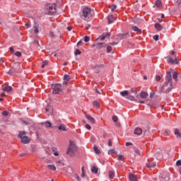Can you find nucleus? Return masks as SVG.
<instances>
[{"label":"nucleus","instance_id":"obj_1","mask_svg":"<svg viewBox=\"0 0 181 181\" xmlns=\"http://www.w3.org/2000/svg\"><path fill=\"white\" fill-rule=\"evenodd\" d=\"M177 72L170 69L166 72L165 81L161 87L160 91L165 94H169L173 88H175L176 83H177Z\"/></svg>","mask_w":181,"mask_h":181},{"label":"nucleus","instance_id":"obj_2","mask_svg":"<svg viewBox=\"0 0 181 181\" xmlns=\"http://www.w3.org/2000/svg\"><path fill=\"white\" fill-rule=\"evenodd\" d=\"M83 16L84 21H91L94 18V10H91L88 7H85L83 9Z\"/></svg>","mask_w":181,"mask_h":181},{"label":"nucleus","instance_id":"obj_3","mask_svg":"<svg viewBox=\"0 0 181 181\" xmlns=\"http://www.w3.org/2000/svg\"><path fill=\"white\" fill-rule=\"evenodd\" d=\"M47 13L48 15H56L57 13V8H56V4H48L46 6Z\"/></svg>","mask_w":181,"mask_h":181},{"label":"nucleus","instance_id":"obj_4","mask_svg":"<svg viewBox=\"0 0 181 181\" xmlns=\"http://www.w3.org/2000/svg\"><path fill=\"white\" fill-rule=\"evenodd\" d=\"M52 93L54 94H63V90H62V84L61 83H55L52 85Z\"/></svg>","mask_w":181,"mask_h":181},{"label":"nucleus","instance_id":"obj_5","mask_svg":"<svg viewBox=\"0 0 181 181\" xmlns=\"http://www.w3.org/2000/svg\"><path fill=\"white\" fill-rule=\"evenodd\" d=\"M76 144L72 141H69V146L68 147V150L66 151V155H70V156H73L74 152H76Z\"/></svg>","mask_w":181,"mask_h":181},{"label":"nucleus","instance_id":"obj_6","mask_svg":"<svg viewBox=\"0 0 181 181\" xmlns=\"http://www.w3.org/2000/svg\"><path fill=\"white\" fill-rule=\"evenodd\" d=\"M175 53V51H173L170 55L168 63H170V64H177V59Z\"/></svg>","mask_w":181,"mask_h":181},{"label":"nucleus","instance_id":"obj_7","mask_svg":"<svg viewBox=\"0 0 181 181\" xmlns=\"http://www.w3.org/2000/svg\"><path fill=\"white\" fill-rule=\"evenodd\" d=\"M18 137L21 138L23 144H29L30 139L26 136H22V134H18Z\"/></svg>","mask_w":181,"mask_h":181},{"label":"nucleus","instance_id":"obj_8","mask_svg":"<svg viewBox=\"0 0 181 181\" xmlns=\"http://www.w3.org/2000/svg\"><path fill=\"white\" fill-rule=\"evenodd\" d=\"M111 36V33H103L102 35H100L97 40H105V39H110V37Z\"/></svg>","mask_w":181,"mask_h":181},{"label":"nucleus","instance_id":"obj_9","mask_svg":"<svg viewBox=\"0 0 181 181\" xmlns=\"http://www.w3.org/2000/svg\"><path fill=\"white\" fill-rule=\"evenodd\" d=\"M160 177H161L162 180L169 181L170 173L165 172L161 175V176H160Z\"/></svg>","mask_w":181,"mask_h":181},{"label":"nucleus","instance_id":"obj_10","mask_svg":"<svg viewBox=\"0 0 181 181\" xmlns=\"http://www.w3.org/2000/svg\"><path fill=\"white\" fill-rule=\"evenodd\" d=\"M156 158L158 160H160L161 159L163 158V154L162 153V150L160 149L156 150Z\"/></svg>","mask_w":181,"mask_h":181},{"label":"nucleus","instance_id":"obj_11","mask_svg":"<svg viewBox=\"0 0 181 181\" xmlns=\"http://www.w3.org/2000/svg\"><path fill=\"white\" fill-rule=\"evenodd\" d=\"M42 125H45L46 128H54V129H57V126L52 125V122L47 121L42 124Z\"/></svg>","mask_w":181,"mask_h":181},{"label":"nucleus","instance_id":"obj_12","mask_svg":"<svg viewBox=\"0 0 181 181\" xmlns=\"http://www.w3.org/2000/svg\"><path fill=\"white\" fill-rule=\"evenodd\" d=\"M45 112L47 113V115H48V117H50V115L53 114V107H52V106H47L45 108Z\"/></svg>","mask_w":181,"mask_h":181},{"label":"nucleus","instance_id":"obj_13","mask_svg":"<svg viewBox=\"0 0 181 181\" xmlns=\"http://www.w3.org/2000/svg\"><path fill=\"white\" fill-rule=\"evenodd\" d=\"M85 117L90 124H95V119H94V117H91L90 115H86Z\"/></svg>","mask_w":181,"mask_h":181},{"label":"nucleus","instance_id":"obj_14","mask_svg":"<svg viewBox=\"0 0 181 181\" xmlns=\"http://www.w3.org/2000/svg\"><path fill=\"white\" fill-rule=\"evenodd\" d=\"M117 36L120 39V40H122L124 39H128V37H129V33L119 34L117 35Z\"/></svg>","mask_w":181,"mask_h":181},{"label":"nucleus","instance_id":"obj_15","mask_svg":"<svg viewBox=\"0 0 181 181\" xmlns=\"http://www.w3.org/2000/svg\"><path fill=\"white\" fill-rule=\"evenodd\" d=\"M107 22L109 25H111V23L115 22V18L112 15L107 16Z\"/></svg>","mask_w":181,"mask_h":181},{"label":"nucleus","instance_id":"obj_16","mask_svg":"<svg viewBox=\"0 0 181 181\" xmlns=\"http://www.w3.org/2000/svg\"><path fill=\"white\" fill-rule=\"evenodd\" d=\"M103 67H104V65H103V64L95 66L94 67L95 73H100V71H101V70H103Z\"/></svg>","mask_w":181,"mask_h":181},{"label":"nucleus","instance_id":"obj_17","mask_svg":"<svg viewBox=\"0 0 181 181\" xmlns=\"http://www.w3.org/2000/svg\"><path fill=\"white\" fill-rule=\"evenodd\" d=\"M71 77L69 76L68 74H65L64 76V84H67V83L71 80Z\"/></svg>","mask_w":181,"mask_h":181},{"label":"nucleus","instance_id":"obj_18","mask_svg":"<svg viewBox=\"0 0 181 181\" xmlns=\"http://www.w3.org/2000/svg\"><path fill=\"white\" fill-rule=\"evenodd\" d=\"M129 179L130 181H138V179L136 178V175L130 173L129 175Z\"/></svg>","mask_w":181,"mask_h":181},{"label":"nucleus","instance_id":"obj_19","mask_svg":"<svg viewBox=\"0 0 181 181\" xmlns=\"http://www.w3.org/2000/svg\"><path fill=\"white\" fill-rule=\"evenodd\" d=\"M103 47H107V44H105V42L98 43L96 45V49H101Z\"/></svg>","mask_w":181,"mask_h":181},{"label":"nucleus","instance_id":"obj_20","mask_svg":"<svg viewBox=\"0 0 181 181\" xmlns=\"http://www.w3.org/2000/svg\"><path fill=\"white\" fill-rule=\"evenodd\" d=\"M33 28H34V33H39V23H35Z\"/></svg>","mask_w":181,"mask_h":181},{"label":"nucleus","instance_id":"obj_21","mask_svg":"<svg viewBox=\"0 0 181 181\" xmlns=\"http://www.w3.org/2000/svg\"><path fill=\"white\" fill-rule=\"evenodd\" d=\"M174 134H175L176 138H177L178 139H181V133L177 129H176L175 130Z\"/></svg>","mask_w":181,"mask_h":181},{"label":"nucleus","instance_id":"obj_22","mask_svg":"<svg viewBox=\"0 0 181 181\" xmlns=\"http://www.w3.org/2000/svg\"><path fill=\"white\" fill-rule=\"evenodd\" d=\"M134 134L136 135H141V134H142V129L139 127L136 128L134 130Z\"/></svg>","mask_w":181,"mask_h":181},{"label":"nucleus","instance_id":"obj_23","mask_svg":"<svg viewBox=\"0 0 181 181\" xmlns=\"http://www.w3.org/2000/svg\"><path fill=\"white\" fill-rule=\"evenodd\" d=\"M148 95H149V94H148V93H146L145 91H142L140 93L141 98H146V97H148Z\"/></svg>","mask_w":181,"mask_h":181},{"label":"nucleus","instance_id":"obj_24","mask_svg":"<svg viewBox=\"0 0 181 181\" xmlns=\"http://www.w3.org/2000/svg\"><path fill=\"white\" fill-rule=\"evenodd\" d=\"M146 166L148 169H151L152 168H155L156 166V163H148L146 164Z\"/></svg>","mask_w":181,"mask_h":181},{"label":"nucleus","instance_id":"obj_25","mask_svg":"<svg viewBox=\"0 0 181 181\" xmlns=\"http://www.w3.org/2000/svg\"><path fill=\"white\" fill-rule=\"evenodd\" d=\"M57 128H58L59 131H64V132L67 131V129H66V126H64V124H60V126L57 127Z\"/></svg>","mask_w":181,"mask_h":181},{"label":"nucleus","instance_id":"obj_26","mask_svg":"<svg viewBox=\"0 0 181 181\" xmlns=\"http://www.w3.org/2000/svg\"><path fill=\"white\" fill-rule=\"evenodd\" d=\"M155 28H156V30H158V31H160V30H162V29H163L162 25L158 23L155 24Z\"/></svg>","mask_w":181,"mask_h":181},{"label":"nucleus","instance_id":"obj_27","mask_svg":"<svg viewBox=\"0 0 181 181\" xmlns=\"http://www.w3.org/2000/svg\"><path fill=\"white\" fill-rule=\"evenodd\" d=\"M3 91H6L7 93H9L10 91H12V87L11 86L4 87Z\"/></svg>","mask_w":181,"mask_h":181},{"label":"nucleus","instance_id":"obj_28","mask_svg":"<svg viewBox=\"0 0 181 181\" xmlns=\"http://www.w3.org/2000/svg\"><path fill=\"white\" fill-rule=\"evenodd\" d=\"M155 6H157V8H161V6H162V1H160V0H157L156 1Z\"/></svg>","mask_w":181,"mask_h":181},{"label":"nucleus","instance_id":"obj_29","mask_svg":"<svg viewBox=\"0 0 181 181\" xmlns=\"http://www.w3.org/2000/svg\"><path fill=\"white\" fill-rule=\"evenodd\" d=\"M128 94H129V92L128 90H124L122 92H120V95H122V97H128Z\"/></svg>","mask_w":181,"mask_h":181},{"label":"nucleus","instance_id":"obj_30","mask_svg":"<svg viewBox=\"0 0 181 181\" xmlns=\"http://www.w3.org/2000/svg\"><path fill=\"white\" fill-rule=\"evenodd\" d=\"M115 176V173H114V171L112 170L109 171L110 179H114Z\"/></svg>","mask_w":181,"mask_h":181},{"label":"nucleus","instance_id":"obj_31","mask_svg":"<svg viewBox=\"0 0 181 181\" xmlns=\"http://www.w3.org/2000/svg\"><path fill=\"white\" fill-rule=\"evenodd\" d=\"M127 100H129L130 101H135V97H134L133 95H128L127 96H126Z\"/></svg>","mask_w":181,"mask_h":181},{"label":"nucleus","instance_id":"obj_32","mask_svg":"<svg viewBox=\"0 0 181 181\" xmlns=\"http://www.w3.org/2000/svg\"><path fill=\"white\" fill-rule=\"evenodd\" d=\"M47 168H48V169H50V170H56V166H54V165H47Z\"/></svg>","mask_w":181,"mask_h":181},{"label":"nucleus","instance_id":"obj_33","mask_svg":"<svg viewBox=\"0 0 181 181\" xmlns=\"http://www.w3.org/2000/svg\"><path fill=\"white\" fill-rule=\"evenodd\" d=\"M93 105L95 108H100V103L98 101H94Z\"/></svg>","mask_w":181,"mask_h":181},{"label":"nucleus","instance_id":"obj_34","mask_svg":"<svg viewBox=\"0 0 181 181\" xmlns=\"http://www.w3.org/2000/svg\"><path fill=\"white\" fill-rule=\"evenodd\" d=\"M169 135H170V131H169V130H164L163 136H169Z\"/></svg>","mask_w":181,"mask_h":181},{"label":"nucleus","instance_id":"obj_35","mask_svg":"<svg viewBox=\"0 0 181 181\" xmlns=\"http://www.w3.org/2000/svg\"><path fill=\"white\" fill-rule=\"evenodd\" d=\"M132 30H134V32H141V29H139V28L136 27V26H133V27L132 28Z\"/></svg>","mask_w":181,"mask_h":181},{"label":"nucleus","instance_id":"obj_36","mask_svg":"<svg viewBox=\"0 0 181 181\" xmlns=\"http://www.w3.org/2000/svg\"><path fill=\"white\" fill-rule=\"evenodd\" d=\"M9 73L10 74H13V73H18V71L13 68H11L10 70H9Z\"/></svg>","mask_w":181,"mask_h":181},{"label":"nucleus","instance_id":"obj_37","mask_svg":"<svg viewBox=\"0 0 181 181\" xmlns=\"http://www.w3.org/2000/svg\"><path fill=\"white\" fill-rule=\"evenodd\" d=\"M92 172H93V173H98V168H97L95 166H93V167L92 168Z\"/></svg>","mask_w":181,"mask_h":181},{"label":"nucleus","instance_id":"obj_38","mask_svg":"<svg viewBox=\"0 0 181 181\" xmlns=\"http://www.w3.org/2000/svg\"><path fill=\"white\" fill-rule=\"evenodd\" d=\"M94 151H95V153H97L98 155L99 154V153H101V151H100V149H98V147H94Z\"/></svg>","mask_w":181,"mask_h":181},{"label":"nucleus","instance_id":"obj_39","mask_svg":"<svg viewBox=\"0 0 181 181\" xmlns=\"http://www.w3.org/2000/svg\"><path fill=\"white\" fill-rule=\"evenodd\" d=\"M2 114L4 117H8L9 115V112L7 110H4L3 111Z\"/></svg>","mask_w":181,"mask_h":181},{"label":"nucleus","instance_id":"obj_40","mask_svg":"<svg viewBox=\"0 0 181 181\" xmlns=\"http://www.w3.org/2000/svg\"><path fill=\"white\" fill-rule=\"evenodd\" d=\"M112 50V47H111V46L107 47V53H111Z\"/></svg>","mask_w":181,"mask_h":181},{"label":"nucleus","instance_id":"obj_41","mask_svg":"<svg viewBox=\"0 0 181 181\" xmlns=\"http://www.w3.org/2000/svg\"><path fill=\"white\" fill-rule=\"evenodd\" d=\"M83 40H84V42H86V43L90 42V37H88V36H85Z\"/></svg>","mask_w":181,"mask_h":181},{"label":"nucleus","instance_id":"obj_42","mask_svg":"<svg viewBox=\"0 0 181 181\" xmlns=\"http://www.w3.org/2000/svg\"><path fill=\"white\" fill-rule=\"evenodd\" d=\"M81 170H82V173H81V176L82 177H84V176H86V173L84 171V167H82Z\"/></svg>","mask_w":181,"mask_h":181},{"label":"nucleus","instance_id":"obj_43","mask_svg":"<svg viewBox=\"0 0 181 181\" xmlns=\"http://www.w3.org/2000/svg\"><path fill=\"white\" fill-rule=\"evenodd\" d=\"M153 38L154 40H156V42H158V40H159V35H154Z\"/></svg>","mask_w":181,"mask_h":181},{"label":"nucleus","instance_id":"obj_44","mask_svg":"<svg viewBox=\"0 0 181 181\" xmlns=\"http://www.w3.org/2000/svg\"><path fill=\"white\" fill-rule=\"evenodd\" d=\"M15 55L17 57H21V56H22V52L18 51L15 53Z\"/></svg>","mask_w":181,"mask_h":181},{"label":"nucleus","instance_id":"obj_45","mask_svg":"<svg viewBox=\"0 0 181 181\" xmlns=\"http://www.w3.org/2000/svg\"><path fill=\"white\" fill-rule=\"evenodd\" d=\"M77 54H81V51L78 49L75 51V56H77Z\"/></svg>","mask_w":181,"mask_h":181},{"label":"nucleus","instance_id":"obj_46","mask_svg":"<svg viewBox=\"0 0 181 181\" xmlns=\"http://www.w3.org/2000/svg\"><path fill=\"white\" fill-rule=\"evenodd\" d=\"M112 153H115V150L111 149L108 151V154L109 155H112Z\"/></svg>","mask_w":181,"mask_h":181},{"label":"nucleus","instance_id":"obj_47","mask_svg":"<svg viewBox=\"0 0 181 181\" xmlns=\"http://www.w3.org/2000/svg\"><path fill=\"white\" fill-rule=\"evenodd\" d=\"M112 120L114 121V122H117V121H118V117L113 116L112 117Z\"/></svg>","mask_w":181,"mask_h":181},{"label":"nucleus","instance_id":"obj_48","mask_svg":"<svg viewBox=\"0 0 181 181\" xmlns=\"http://www.w3.org/2000/svg\"><path fill=\"white\" fill-rule=\"evenodd\" d=\"M176 165L177 166H181V160H177Z\"/></svg>","mask_w":181,"mask_h":181},{"label":"nucleus","instance_id":"obj_49","mask_svg":"<svg viewBox=\"0 0 181 181\" xmlns=\"http://www.w3.org/2000/svg\"><path fill=\"white\" fill-rule=\"evenodd\" d=\"M156 81H160V76L157 75V76H156Z\"/></svg>","mask_w":181,"mask_h":181},{"label":"nucleus","instance_id":"obj_50","mask_svg":"<svg viewBox=\"0 0 181 181\" xmlns=\"http://www.w3.org/2000/svg\"><path fill=\"white\" fill-rule=\"evenodd\" d=\"M19 134H21L22 136H25V135H27L28 132H21Z\"/></svg>","mask_w":181,"mask_h":181},{"label":"nucleus","instance_id":"obj_51","mask_svg":"<svg viewBox=\"0 0 181 181\" xmlns=\"http://www.w3.org/2000/svg\"><path fill=\"white\" fill-rule=\"evenodd\" d=\"M117 160H124V159L122 158V156H118V157H117Z\"/></svg>","mask_w":181,"mask_h":181},{"label":"nucleus","instance_id":"obj_52","mask_svg":"<svg viewBox=\"0 0 181 181\" xmlns=\"http://www.w3.org/2000/svg\"><path fill=\"white\" fill-rule=\"evenodd\" d=\"M83 45V40H81L78 43L77 46H81Z\"/></svg>","mask_w":181,"mask_h":181},{"label":"nucleus","instance_id":"obj_53","mask_svg":"<svg viewBox=\"0 0 181 181\" xmlns=\"http://www.w3.org/2000/svg\"><path fill=\"white\" fill-rule=\"evenodd\" d=\"M132 93H133L134 94H136L138 93V91L134 88H132Z\"/></svg>","mask_w":181,"mask_h":181},{"label":"nucleus","instance_id":"obj_54","mask_svg":"<svg viewBox=\"0 0 181 181\" xmlns=\"http://www.w3.org/2000/svg\"><path fill=\"white\" fill-rule=\"evenodd\" d=\"M135 153H137V155H140L141 153H139V149L136 148L134 151Z\"/></svg>","mask_w":181,"mask_h":181},{"label":"nucleus","instance_id":"obj_55","mask_svg":"<svg viewBox=\"0 0 181 181\" xmlns=\"http://www.w3.org/2000/svg\"><path fill=\"white\" fill-rule=\"evenodd\" d=\"M86 128H87V129H90L91 128V126L88 124H86Z\"/></svg>","mask_w":181,"mask_h":181},{"label":"nucleus","instance_id":"obj_56","mask_svg":"<svg viewBox=\"0 0 181 181\" xmlns=\"http://www.w3.org/2000/svg\"><path fill=\"white\" fill-rule=\"evenodd\" d=\"M75 179H76L78 181H80V177L78 175H75Z\"/></svg>","mask_w":181,"mask_h":181},{"label":"nucleus","instance_id":"obj_57","mask_svg":"<svg viewBox=\"0 0 181 181\" xmlns=\"http://www.w3.org/2000/svg\"><path fill=\"white\" fill-rule=\"evenodd\" d=\"M23 124H25V125H29V122L25 120H22Z\"/></svg>","mask_w":181,"mask_h":181},{"label":"nucleus","instance_id":"obj_58","mask_svg":"<svg viewBox=\"0 0 181 181\" xmlns=\"http://www.w3.org/2000/svg\"><path fill=\"white\" fill-rule=\"evenodd\" d=\"M115 9H117V5L113 6V8H112V11L115 12Z\"/></svg>","mask_w":181,"mask_h":181},{"label":"nucleus","instance_id":"obj_59","mask_svg":"<svg viewBox=\"0 0 181 181\" xmlns=\"http://www.w3.org/2000/svg\"><path fill=\"white\" fill-rule=\"evenodd\" d=\"M108 146H112V143L111 142V139H109V141H108Z\"/></svg>","mask_w":181,"mask_h":181},{"label":"nucleus","instance_id":"obj_60","mask_svg":"<svg viewBox=\"0 0 181 181\" xmlns=\"http://www.w3.org/2000/svg\"><path fill=\"white\" fill-rule=\"evenodd\" d=\"M9 49H10V52H11V53H15V50L13 49V47H11Z\"/></svg>","mask_w":181,"mask_h":181},{"label":"nucleus","instance_id":"obj_61","mask_svg":"<svg viewBox=\"0 0 181 181\" xmlns=\"http://www.w3.org/2000/svg\"><path fill=\"white\" fill-rule=\"evenodd\" d=\"M35 45H37V46H40V44L39 43V41L35 40L34 41Z\"/></svg>","mask_w":181,"mask_h":181},{"label":"nucleus","instance_id":"obj_62","mask_svg":"<svg viewBox=\"0 0 181 181\" xmlns=\"http://www.w3.org/2000/svg\"><path fill=\"white\" fill-rule=\"evenodd\" d=\"M42 64H43L44 66H47V64H48L47 61H44V62H42Z\"/></svg>","mask_w":181,"mask_h":181},{"label":"nucleus","instance_id":"obj_63","mask_svg":"<svg viewBox=\"0 0 181 181\" xmlns=\"http://www.w3.org/2000/svg\"><path fill=\"white\" fill-rule=\"evenodd\" d=\"M96 90V93H98V94H101L103 93V90H98L97 88H95Z\"/></svg>","mask_w":181,"mask_h":181},{"label":"nucleus","instance_id":"obj_64","mask_svg":"<svg viewBox=\"0 0 181 181\" xmlns=\"http://www.w3.org/2000/svg\"><path fill=\"white\" fill-rule=\"evenodd\" d=\"M130 145H132V143H131V142L126 143V146H130Z\"/></svg>","mask_w":181,"mask_h":181}]
</instances>
